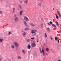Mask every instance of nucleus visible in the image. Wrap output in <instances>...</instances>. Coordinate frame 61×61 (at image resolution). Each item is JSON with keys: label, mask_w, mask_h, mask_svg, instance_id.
Segmentation results:
<instances>
[{"label": "nucleus", "mask_w": 61, "mask_h": 61, "mask_svg": "<svg viewBox=\"0 0 61 61\" xmlns=\"http://www.w3.org/2000/svg\"><path fill=\"white\" fill-rule=\"evenodd\" d=\"M57 12L59 16H60V17H61V15H60V12H59L58 10L57 11Z\"/></svg>", "instance_id": "nucleus-10"}, {"label": "nucleus", "mask_w": 61, "mask_h": 61, "mask_svg": "<svg viewBox=\"0 0 61 61\" xmlns=\"http://www.w3.org/2000/svg\"><path fill=\"white\" fill-rule=\"evenodd\" d=\"M49 23L50 24H53V22L52 21H50L49 22Z\"/></svg>", "instance_id": "nucleus-31"}, {"label": "nucleus", "mask_w": 61, "mask_h": 61, "mask_svg": "<svg viewBox=\"0 0 61 61\" xmlns=\"http://www.w3.org/2000/svg\"><path fill=\"white\" fill-rule=\"evenodd\" d=\"M11 33H12V32H9V35H11Z\"/></svg>", "instance_id": "nucleus-33"}, {"label": "nucleus", "mask_w": 61, "mask_h": 61, "mask_svg": "<svg viewBox=\"0 0 61 61\" xmlns=\"http://www.w3.org/2000/svg\"><path fill=\"white\" fill-rule=\"evenodd\" d=\"M3 13V12L2 11H0V14H2Z\"/></svg>", "instance_id": "nucleus-34"}, {"label": "nucleus", "mask_w": 61, "mask_h": 61, "mask_svg": "<svg viewBox=\"0 0 61 61\" xmlns=\"http://www.w3.org/2000/svg\"><path fill=\"white\" fill-rule=\"evenodd\" d=\"M37 40H38V39Z\"/></svg>", "instance_id": "nucleus-47"}, {"label": "nucleus", "mask_w": 61, "mask_h": 61, "mask_svg": "<svg viewBox=\"0 0 61 61\" xmlns=\"http://www.w3.org/2000/svg\"><path fill=\"white\" fill-rule=\"evenodd\" d=\"M22 31L23 33V32H24V30H22Z\"/></svg>", "instance_id": "nucleus-45"}, {"label": "nucleus", "mask_w": 61, "mask_h": 61, "mask_svg": "<svg viewBox=\"0 0 61 61\" xmlns=\"http://www.w3.org/2000/svg\"><path fill=\"white\" fill-rule=\"evenodd\" d=\"M23 10H21L20 12V15H22L23 13Z\"/></svg>", "instance_id": "nucleus-13"}, {"label": "nucleus", "mask_w": 61, "mask_h": 61, "mask_svg": "<svg viewBox=\"0 0 61 61\" xmlns=\"http://www.w3.org/2000/svg\"><path fill=\"white\" fill-rule=\"evenodd\" d=\"M27 42H30V39H28L27 40Z\"/></svg>", "instance_id": "nucleus-30"}, {"label": "nucleus", "mask_w": 61, "mask_h": 61, "mask_svg": "<svg viewBox=\"0 0 61 61\" xmlns=\"http://www.w3.org/2000/svg\"><path fill=\"white\" fill-rule=\"evenodd\" d=\"M38 5L39 6H41V5H42L41 3H38Z\"/></svg>", "instance_id": "nucleus-16"}, {"label": "nucleus", "mask_w": 61, "mask_h": 61, "mask_svg": "<svg viewBox=\"0 0 61 61\" xmlns=\"http://www.w3.org/2000/svg\"><path fill=\"white\" fill-rule=\"evenodd\" d=\"M51 25H52V26H53L54 27H55V28L56 27V26L54 24H51Z\"/></svg>", "instance_id": "nucleus-20"}, {"label": "nucleus", "mask_w": 61, "mask_h": 61, "mask_svg": "<svg viewBox=\"0 0 61 61\" xmlns=\"http://www.w3.org/2000/svg\"><path fill=\"white\" fill-rule=\"evenodd\" d=\"M15 47V46L14 45H12L11 46V48L12 49H14Z\"/></svg>", "instance_id": "nucleus-9"}, {"label": "nucleus", "mask_w": 61, "mask_h": 61, "mask_svg": "<svg viewBox=\"0 0 61 61\" xmlns=\"http://www.w3.org/2000/svg\"><path fill=\"white\" fill-rule=\"evenodd\" d=\"M56 18H57V19H58V16L57 15H56Z\"/></svg>", "instance_id": "nucleus-29"}, {"label": "nucleus", "mask_w": 61, "mask_h": 61, "mask_svg": "<svg viewBox=\"0 0 61 61\" xmlns=\"http://www.w3.org/2000/svg\"><path fill=\"white\" fill-rule=\"evenodd\" d=\"M14 20L15 22H17L19 21L18 18L17 17H15L14 18Z\"/></svg>", "instance_id": "nucleus-3"}, {"label": "nucleus", "mask_w": 61, "mask_h": 61, "mask_svg": "<svg viewBox=\"0 0 61 61\" xmlns=\"http://www.w3.org/2000/svg\"><path fill=\"white\" fill-rule=\"evenodd\" d=\"M24 24L25 25H26V26H27V24L26 23V21H24Z\"/></svg>", "instance_id": "nucleus-11"}, {"label": "nucleus", "mask_w": 61, "mask_h": 61, "mask_svg": "<svg viewBox=\"0 0 61 61\" xmlns=\"http://www.w3.org/2000/svg\"><path fill=\"white\" fill-rule=\"evenodd\" d=\"M58 61H61V60H60V59H59V60H58Z\"/></svg>", "instance_id": "nucleus-42"}, {"label": "nucleus", "mask_w": 61, "mask_h": 61, "mask_svg": "<svg viewBox=\"0 0 61 61\" xmlns=\"http://www.w3.org/2000/svg\"><path fill=\"white\" fill-rule=\"evenodd\" d=\"M47 29L48 30V31H49V32H50V29H49V28H47Z\"/></svg>", "instance_id": "nucleus-27"}, {"label": "nucleus", "mask_w": 61, "mask_h": 61, "mask_svg": "<svg viewBox=\"0 0 61 61\" xmlns=\"http://www.w3.org/2000/svg\"><path fill=\"white\" fill-rule=\"evenodd\" d=\"M57 41H58V43H59V40H58Z\"/></svg>", "instance_id": "nucleus-39"}, {"label": "nucleus", "mask_w": 61, "mask_h": 61, "mask_svg": "<svg viewBox=\"0 0 61 61\" xmlns=\"http://www.w3.org/2000/svg\"><path fill=\"white\" fill-rule=\"evenodd\" d=\"M22 35L24 37L26 35V33L25 32H24L22 33Z\"/></svg>", "instance_id": "nucleus-7"}, {"label": "nucleus", "mask_w": 61, "mask_h": 61, "mask_svg": "<svg viewBox=\"0 0 61 61\" xmlns=\"http://www.w3.org/2000/svg\"><path fill=\"white\" fill-rule=\"evenodd\" d=\"M47 24H48V25H51V24H49V23L48 22Z\"/></svg>", "instance_id": "nucleus-36"}, {"label": "nucleus", "mask_w": 61, "mask_h": 61, "mask_svg": "<svg viewBox=\"0 0 61 61\" xmlns=\"http://www.w3.org/2000/svg\"><path fill=\"white\" fill-rule=\"evenodd\" d=\"M22 1H21L20 2V3L21 4H22Z\"/></svg>", "instance_id": "nucleus-44"}, {"label": "nucleus", "mask_w": 61, "mask_h": 61, "mask_svg": "<svg viewBox=\"0 0 61 61\" xmlns=\"http://www.w3.org/2000/svg\"><path fill=\"white\" fill-rule=\"evenodd\" d=\"M37 42H38V41H37Z\"/></svg>", "instance_id": "nucleus-46"}, {"label": "nucleus", "mask_w": 61, "mask_h": 61, "mask_svg": "<svg viewBox=\"0 0 61 61\" xmlns=\"http://www.w3.org/2000/svg\"><path fill=\"white\" fill-rule=\"evenodd\" d=\"M55 40H57V37H55Z\"/></svg>", "instance_id": "nucleus-37"}, {"label": "nucleus", "mask_w": 61, "mask_h": 61, "mask_svg": "<svg viewBox=\"0 0 61 61\" xmlns=\"http://www.w3.org/2000/svg\"><path fill=\"white\" fill-rule=\"evenodd\" d=\"M56 25H59L58 23V22H57L56 21Z\"/></svg>", "instance_id": "nucleus-25"}, {"label": "nucleus", "mask_w": 61, "mask_h": 61, "mask_svg": "<svg viewBox=\"0 0 61 61\" xmlns=\"http://www.w3.org/2000/svg\"><path fill=\"white\" fill-rule=\"evenodd\" d=\"M3 41V39L0 38V43H2Z\"/></svg>", "instance_id": "nucleus-21"}, {"label": "nucleus", "mask_w": 61, "mask_h": 61, "mask_svg": "<svg viewBox=\"0 0 61 61\" xmlns=\"http://www.w3.org/2000/svg\"><path fill=\"white\" fill-rule=\"evenodd\" d=\"M36 43H33L32 44V47H34L36 46Z\"/></svg>", "instance_id": "nucleus-8"}, {"label": "nucleus", "mask_w": 61, "mask_h": 61, "mask_svg": "<svg viewBox=\"0 0 61 61\" xmlns=\"http://www.w3.org/2000/svg\"><path fill=\"white\" fill-rule=\"evenodd\" d=\"M31 32L32 34H32V36H36V33L37 32V30L35 29L31 31Z\"/></svg>", "instance_id": "nucleus-1"}, {"label": "nucleus", "mask_w": 61, "mask_h": 61, "mask_svg": "<svg viewBox=\"0 0 61 61\" xmlns=\"http://www.w3.org/2000/svg\"><path fill=\"white\" fill-rule=\"evenodd\" d=\"M24 20L26 21H29V19H28V18L26 16H24Z\"/></svg>", "instance_id": "nucleus-4"}, {"label": "nucleus", "mask_w": 61, "mask_h": 61, "mask_svg": "<svg viewBox=\"0 0 61 61\" xmlns=\"http://www.w3.org/2000/svg\"><path fill=\"white\" fill-rule=\"evenodd\" d=\"M28 29L26 28H25L24 30L25 31H27V30Z\"/></svg>", "instance_id": "nucleus-26"}, {"label": "nucleus", "mask_w": 61, "mask_h": 61, "mask_svg": "<svg viewBox=\"0 0 61 61\" xmlns=\"http://www.w3.org/2000/svg\"><path fill=\"white\" fill-rule=\"evenodd\" d=\"M43 24L42 23L41 24V28H43Z\"/></svg>", "instance_id": "nucleus-24"}, {"label": "nucleus", "mask_w": 61, "mask_h": 61, "mask_svg": "<svg viewBox=\"0 0 61 61\" xmlns=\"http://www.w3.org/2000/svg\"><path fill=\"white\" fill-rule=\"evenodd\" d=\"M18 7L19 8H20V9H22V6L21 5H18Z\"/></svg>", "instance_id": "nucleus-14"}, {"label": "nucleus", "mask_w": 61, "mask_h": 61, "mask_svg": "<svg viewBox=\"0 0 61 61\" xmlns=\"http://www.w3.org/2000/svg\"><path fill=\"white\" fill-rule=\"evenodd\" d=\"M13 44L16 47H18L19 46V44L16 42H14Z\"/></svg>", "instance_id": "nucleus-2"}, {"label": "nucleus", "mask_w": 61, "mask_h": 61, "mask_svg": "<svg viewBox=\"0 0 61 61\" xmlns=\"http://www.w3.org/2000/svg\"><path fill=\"white\" fill-rule=\"evenodd\" d=\"M46 51L47 52H48V51H49V49H48V48H47L46 49Z\"/></svg>", "instance_id": "nucleus-23"}, {"label": "nucleus", "mask_w": 61, "mask_h": 61, "mask_svg": "<svg viewBox=\"0 0 61 61\" xmlns=\"http://www.w3.org/2000/svg\"><path fill=\"white\" fill-rule=\"evenodd\" d=\"M1 57H0V61H1Z\"/></svg>", "instance_id": "nucleus-43"}, {"label": "nucleus", "mask_w": 61, "mask_h": 61, "mask_svg": "<svg viewBox=\"0 0 61 61\" xmlns=\"http://www.w3.org/2000/svg\"><path fill=\"white\" fill-rule=\"evenodd\" d=\"M15 8H13L12 9V10H13L12 12L13 13H14V12H15Z\"/></svg>", "instance_id": "nucleus-12"}, {"label": "nucleus", "mask_w": 61, "mask_h": 61, "mask_svg": "<svg viewBox=\"0 0 61 61\" xmlns=\"http://www.w3.org/2000/svg\"><path fill=\"white\" fill-rule=\"evenodd\" d=\"M46 55L47 56H48V53H46Z\"/></svg>", "instance_id": "nucleus-38"}, {"label": "nucleus", "mask_w": 61, "mask_h": 61, "mask_svg": "<svg viewBox=\"0 0 61 61\" xmlns=\"http://www.w3.org/2000/svg\"><path fill=\"white\" fill-rule=\"evenodd\" d=\"M27 48L28 49H30L31 48V46H30V45H28L27 46Z\"/></svg>", "instance_id": "nucleus-17"}, {"label": "nucleus", "mask_w": 61, "mask_h": 61, "mask_svg": "<svg viewBox=\"0 0 61 61\" xmlns=\"http://www.w3.org/2000/svg\"><path fill=\"white\" fill-rule=\"evenodd\" d=\"M31 40H34L35 39V37H33L31 38Z\"/></svg>", "instance_id": "nucleus-28"}, {"label": "nucleus", "mask_w": 61, "mask_h": 61, "mask_svg": "<svg viewBox=\"0 0 61 61\" xmlns=\"http://www.w3.org/2000/svg\"><path fill=\"white\" fill-rule=\"evenodd\" d=\"M43 53V56H45V53Z\"/></svg>", "instance_id": "nucleus-40"}, {"label": "nucleus", "mask_w": 61, "mask_h": 61, "mask_svg": "<svg viewBox=\"0 0 61 61\" xmlns=\"http://www.w3.org/2000/svg\"><path fill=\"white\" fill-rule=\"evenodd\" d=\"M50 39L51 40H53V38H52V37L51 36H50Z\"/></svg>", "instance_id": "nucleus-35"}, {"label": "nucleus", "mask_w": 61, "mask_h": 61, "mask_svg": "<svg viewBox=\"0 0 61 61\" xmlns=\"http://www.w3.org/2000/svg\"><path fill=\"white\" fill-rule=\"evenodd\" d=\"M42 52L43 53H44L45 52V51L43 49L42 50Z\"/></svg>", "instance_id": "nucleus-32"}, {"label": "nucleus", "mask_w": 61, "mask_h": 61, "mask_svg": "<svg viewBox=\"0 0 61 61\" xmlns=\"http://www.w3.org/2000/svg\"><path fill=\"white\" fill-rule=\"evenodd\" d=\"M24 4H27L28 3V0H25L24 1Z\"/></svg>", "instance_id": "nucleus-6"}, {"label": "nucleus", "mask_w": 61, "mask_h": 61, "mask_svg": "<svg viewBox=\"0 0 61 61\" xmlns=\"http://www.w3.org/2000/svg\"><path fill=\"white\" fill-rule=\"evenodd\" d=\"M22 51L23 54H25V51L24 50L22 49Z\"/></svg>", "instance_id": "nucleus-15"}, {"label": "nucleus", "mask_w": 61, "mask_h": 61, "mask_svg": "<svg viewBox=\"0 0 61 61\" xmlns=\"http://www.w3.org/2000/svg\"><path fill=\"white\" fill-rule=\"evenodd\" d=\"M44 36L46 38L47 37V35L46 34V33H45L44 34Z\"/></svg>", "instance_id": "nucleus-18"}, {"label": "nucleus", "mask_w": 61, "mask_h": 61, "mask_svg": "<svg viewBox=\"0 0 61 61\" xmlns=\"http://www.w3.org/2000/svg\"><path fill=\"white\" fill-rule=\"evenodd\" d=\"M40 53H42V48H40Z\"/></svg>", "instance_id": "nucleus-19"}, {"label": "nucleus", "mask_w": 61, "mask_h": 61, "mask_svg": "<svg viewBox=\"0 0 61 61\" xmlns=\"http://www.w3.org/2000/svg\"><path fill=\"white\" fill-rule=\"evenodd\" d=\"M18 59H21V57L20 56H18L17 57Z\"/></svg>", "instance_id": "nucleus-22"}, {"label": "nucleus", "mask_w": 61, "mask_h": 61, "mask_svg": "<svg viewBox=\"0 0 61 61\" xmlns=\"http://www.w3.org/2000/svg\"><path fill=\"white\" fill-rule=\"evenodd\" d=\"M41 20L42 21H43V20H43V18H41Z\"/></svg>", "instance_id": "nucleus-41"}, {"label": "nucleus", "mask_w": 61, "mask_h": 61, "mask_svg": "<svg viewBox=\"0 0 61 61\" xmlns=\"http://www.w3.org/2000/svg\"><path fill=\"white\" fill-rule=\"evenodd\" d=\"M29 25L31 26H33V27H34L35 26V25L34 24L32 23H29Z\"/></svg>", "instance_id": "nucleus-5"}]
</instances>
